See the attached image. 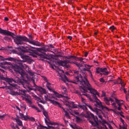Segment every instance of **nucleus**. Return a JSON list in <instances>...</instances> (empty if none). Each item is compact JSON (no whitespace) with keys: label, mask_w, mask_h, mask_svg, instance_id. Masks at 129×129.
Here are the masks:
<instances>
[{"label":"nucleus","mask_w":129,"mask_h":129,"mask_svg":"<svg viewBox=\"0 0 129 129\" xmlns=\"http://www.w3.org/2000/svg\"><path fill=\"white\" fill-rule=\"evenodd\" d=\"M24 108V110L25 109H26V107L25 106H24V107H23V108Z\"/></svg>","instance_id":"bf43d9fd"},{"label":"nucleus","mask_w":129,"mask_h":129,"mask_svg":"<svg viewBox=\"0 0 129 129\" xmlns=\"http://www.w3.org/2000/svg\"><path fill=\"white\" fill-rule=\"evenodd\" d=\"M50 124L52 125H55L57 124L56 123L54 122H50Z\"/></svg>","instance_id":"a18cd8bd"},{"label":"nucleus","mask_w":129,"mask_h":129,"mask_svg":"<svg viewBox=\"0 0 129 129\" xmlns=\"http://www.w3.org/2000/svg\"><path fill=\"white\" fill-rule=\"evenodd\" d=\"M75 75L77 76V77H75L74 78V81H71V82L75 84H78L81 91L82 92L85 93V94H81V95H84L89 99L90 101H94V104L97 107H98V104L95 101L94 94L91 92V89H94L92 88L88 81L87 80L86 76H85L83 78L82 77L80 74H78L79 72L78 71L74 70L73 72Z\"/></svg>","instance_id":"f03ea898"},{"label":"nucleus","mask_w":129,"mask_h":129,"mask_svg":"<svg viewBox=\"0 0 129 129\" xmlns=\"http://www.w3.org/2000/svg\"><path fill=\"white\" fill-rule=\"evenodd\" d=\"M100 81L101 82L104 83L105 81L104 79L103 78H101L100 79Z\"/></svg>","instance_id":"c03bdc74"},{"label":"nucleus","mask_w":129,"mask_h":129,"mask_svg":"<svg viewBox=\"0 0 129 129\" xmlns=\"http://www.w3.org/2000/svg\"><path fill=\"white\" fill-rule=\"evenodd\" d=\"M29 38L31 39H32V37L30 36V35L29 36Z\"/></svg>","instance_id":"4d7b16f0"},{"label":"nucleus","mask_w":129,"mask_h":129,"mask_svg":"<svg viewBox=\"0 0 129 129\" xmlns=\"http://www.w3.org/2000/svg\"><path fill=\"white\" fill-rule=\"evenodd\" d=\"M119 81H120V82H118V84H120L121 85V89L125 93H126V91L124 88V86L125 84L122 81L120 78H119Z\"/></svg>","instance_id":"a211bd4d"},{"label":"nucleus","mask_w":129,"mask_h":129,"mask_svg":"<svg viewBox=\"0 0 129 129\" xmlns=\"http://www.w3.org/2000/svg\"><path fill=\"white\" fill-rule=\"evenodd\" d=\"M0 33L3 34L5 35L10 36H12L14 35L13 33L6 30L2 29L1 28H0Z\"/></svg>","instance_id":"4468645a"},{"label":"nucleus","mask_w":129,"mask_h":129,"mask_svg":"<svg viewBox=\"0 0 129 129\" xmlns=\"http://www.w3.org/2000/svg\"><path fill=\"white\" fill-rule=\"evenodd\" d=\"M90 73V76L92 78V74L91 73V72L90 71V72H89Z\"/></svg>","instance_id":"13d9d810"},{"label":"nucleus","mask_w":129,"mask_h":129,"mask_svg":"<svg viewBox=\"0 0 129 129\" xmlns=\"http://www.w3.org/2000/svg\"><path fill=\"white\" fill-rule=\"evenodd\" d=\"M76 119L77 122H81L83 120V119L82 118H80L78 117H76Z\"/></svg>","instance_id":"c85d7f7f"},{"label":"nucleus","mask_w":129,"mask_h":129,"mask_svg":"<svg viewBox=\"0 0 129 129\" xmlns=\"http://www.w3.org/2000/svg\"><path fill=\"white\" fill-rule=\"evenodd\" d=\"M120 120L121 122L119 124V129H127V125L126 123L121 118H120Z\"/></svg>","instance_id":"f3484780"},{"label":"nucleus","mask_w":129,"mask_h":129,"mask_svg":"<svg viewBox=\"0 0 129 129\" xmlns=\"http://www.w3.org/2000/svg\"><path fill=\"white\" fill-rule=\"evenodd\" d=\"M35 99L36 100H37V101L41 102L42 103V101L40 99V98L36 96L35 97Z\"/></svg>","instance_id":"72a5a7b5"},{"label":"nucleus","mask_w":129,"mask_h":129,"mask_svg":"<svg viewBox=\"0 0 129 129\" xmlns=\"http://www.w3.org/2000/svg\"><path fill=\"white\" fill-rule=\"evenodd\" d=\"M64 121H65V122L66 123H67V122H68V121H66V120H64Z\"/></svg>","instance_id":"680f3d73"},{"label":"nucleus","mask_w":129,"mask_h":129,"mask_svg":"<svg viewBox=\"0 0 129 129\" xmlns=\"http://www.w3.org/2000/svg\"><path fill=\"white\" fill-rule=\"evenodd\" d=\"M61 88L62 93L64 94H66L67 92L66 88L64 86H62Z\"/></svg>","instance_id":"cd10ccee"},{"label":"nucleus","mask_w":129,"mask_h":129,"mask_svg":"<svg viewBox=\"0 0 129 129\" xmlns=\"http://www.w3.org/2000/svg\"><path fill=\"white\" fill-rule=\"evenodd\" d=\"M69 62L71 63V64L74 63L75 65H76L78 67L80 68L82 66V64H80V63H78L76 61H74V62Z\"/></svg>","instance_id":"393cba45"},{"label":"nucleus","mask_w":129,"mask_h":129,"mask_svg":"<svg viewBox=\"0 0 129 129\" xmlns=\"http://www.w3.org/2000/svg\"><path fill=\"white\" fill-rule=\"evenodd\" d=\"M81 115L83 117H84L87 118H89L91 117V118H92L93 121L89 119L88 120L89 122L92 125L95 126H96L98 127H99V129H107L106 125L105 124H103V120L102 122L101 123V126L99 127L98 124V118L96 117V119H95V117L93 114L87 112V111H85L84 113H83L81 114Z\"/></svg>","instance_id":"20e7f679"},{"label":"nucleus","mask_w":129,"mask_h":129,"mask_svg":"<svg viewBox=\"0 0 129 129\" xmlns=\"http://www.w3.org/2000/svg\"><path fill=\"white\" fill-rule=\"evenodd\" d=\"M5 87H0V88H4Z\"/></svg>","instance_id":"0e129e2a"},{"label":"nucleus","mask_w":129,"mask_h":129,"mask_svg":"<svg viewBox=\"0 0 129 129\" xmlns=\"http://www.w3.org/2000/svg\"><path fill=\"white\" fill-rule=\"evenodd\" d=\"M16 108L19 111V112H20V111H21V110H20V109L19 108V107H18V106H16Z\"/></svg>","instance_id":"8fccbe9b"},{"label":"nucleus","mask_w":129,"mask_h":129,"mask_svg":"<svg viewBox=\"0 0 129 129\" xmlns=\"http://www.w3.org/2000/svg\"><path fill=\"white\" fill-rule=\"evenodd\" d=\"M65 112V115L67 116V117H68L70 118V117H69V114L66 111H64Z\"/></svg>","instance_id":"a19ab883"},{"label":"nucleus","mask_w":129,"mask_h":129,"mask_svg":"<svg viewBox=\"0 0 129 129\" xmlns=\"http://www.w3.org/2000/svg\"><path fill=\"white\" fill-rule=\"evenodd\" d=\"M66 58L67 59H70L72 58H73L74 59H75L76 58V57L74 56H66Z\"/></svg>","instance_id":"c9c22d12"},{"label":"nucleus","mask_w":129,"mask_h":129,"mask_svg":"<svg viewBox=\"0 0 129 129\" xmlns=\"http://www.w3.org/2000/svg\"><path fill=\"white\" fill-rule=\"evenodd\" d=\"M70 40H71L72 38V37L71 36H69L67 37Z\"/></svg>","instance_id":"de8ad7c7"},{"label":"nucleus","mask_w":129,"mask_h":129,"mask_svg":"<svg viewBox=\"0 0 129 129\" xmlns=\"http://www.w3.org/2000/svg\"><path fill=\"white\" fill-rule=\"evenodd\" d=\"M37 103L38 104V106L41 109L43 110L44 109V108L43 106L39 104L38 102H37Z\"/></svg>","instance_id":"58836bf2"},{"label":"nucleus","mask_w":129,"mask_h":129,"mask_svg":"<svg viewBox=\"0 0 129 129\" xmlns=\"http://www.w3.org/2000/svg\"><path fill=\"white\" fill-rule=\"evenodd\" d=\"M4 20L6 21H8L9 20L8 18L7 17H5V18Z\"/></svg>","instance_id":"603ef678"},{"label":"nucleus","mask_w":129,"mask_h":129,"mask_svg":"<svg viewBox=\"0 0 129 129\" xmlns=\"http://www.w3.org/2000/svg\"><path fill=\"white\" fill-rule=\"evenodd\" d=\"M70 126L73 129H83L75 123L70 124Z\"/></svg>","instance_id":"6ab92c4d"},{"label":"nucleus","mask_w":129,"mask_h":129,"mask_svg":"<svg viewBox=\"0 0 129 129\" xmlns=\"http://www.w3.org/2000/svg\"><path fill=\"white\" fill-rule=\"evenodd\" d=\"M126 118L128 120H129V116H126Z\"/></svg>","instance_id":"6e6d98bb"},{"label":"nucleus","mask_w":129,"mask_h":129,"mask_svg":"<svg viewBox=\"0 0 129 129\" xmlns=\"http://www.w3.org/2000/svg\"><path fill=\"white\" fill-rule=\"evenodd\" d=\"M49 101L50 102V103H51L53 104V105L55 106L58 105L60 107V104L56 101L50 99V100H49Z\"/></svg>","instance_id":"4be33fe9"},{"label":"nucleus","mask_w":129,"mask_h":129,"mask_svg":"<svg viewBox=\"0 0 129 129\" xmlns=\"http://www.w3.org/2000/svg\"><path fill=\"white\" fill-rule=\"evenodd\" d=\"M16 121L18 124L20 126H22V121L19 119H16Z\"/></svg>","instance_id":"c756f323"},{"label":"nucleus","mask_w":129,"mask_h":129,"mask_svg":"<svg viewBox=\"0 0 129 129\" xmlns=\"http://www.w3.org/2000/svg\"><path fill=\"white\" fill-rule=\"evenodd\" d=\"M3 64L4 65H7L5 67H6V69L7 68L8 69H10L11 67L12 68H13L14 71L16 72L17 73H19L21 75V76L24 78L23 79L24 80L25 79V80H26L25 79L26 78L27 79V80H29V77L28 75L23 70L22 68L25 69L26 71L31 76L34 75V73L30 70L26 64H24V65H23L21 62L19 63V64L21 66V68L18 66L16 65H15L14 67L13 68L12 64L8 62H4Z\"/></svg>","instance_id":"7ed1b4c3"},{"label":"nucleus","mask_w":129,"mask_h":129,"mask_svg":"<svg viewBox=\"0 0 129 129\" xmlns=\"http://www.w3.org/2000/svg\"><path fill=\"white\" fill-rule=\"evenodd\" d=\"M2 58H1V60H7L9 61H15V59L14 58L11 57H9L6 58H4L3 57L0 56Z\"/></svg>","instance_id":"aec40b11"},{"label":"nucleus","mask_w":129,"mask_h":129,"mask_svg":"<svg viewBox=\"0 0 129 129\" xmlns=\"http://www.w3.org/2000/svg\"><path fill=\"white\" fill-rule=\"evenodd\" d=\"M91 90H92L91 91V92L94 94V96L95 98V101L98 104L97 106L98 107H99V108L102 109V110H106L108 111H114V110L113 109H109L107 107L103 106L102 104L101 103L97 98L96 96V95H97L99 97H100L99 93L96 90H95L94 89H92Z\"/></svg>","instance_id":"0eeeda50"},{"label":"nucleus","mask_w":129,"mask_h":129,"mask_svg":"<svg viewBox=\"0 0 129 129\" xmlns=\"http://www.w3.org/2000/svg\"><path fill=\"white\" fill-rule=\"evenodd\" d=\"M19 114L20 117L22 119H24L25 120H26L28 119V117H27L24 116L23 114L20 113V112H19Z\"/></svg>","instance_id":"5701e85b"},{"label":"nucleus","mask_w":129,"mask_h":129,"mask_svg":"<svg viewBox=\"0 0 129 129\" xmlns=\"http://www.w3.org/2000/svg\"><path fill=\"white\" fill-rule=\"evenodd\" d=\"M37 128V129H44V127L42 125H40L38 126Z\"/></svg>","instance_id":"e433bc0d"},{"label":"nucleus","mask_w":129,"mask_h":129,"mask_svg":"<svg viewBox=\"0 0 129 129\" xmlns=\"http://www.w3.org/2000/svg\"><path fill=\"white\" fill-rule=\"evenodd\" d=\"M64 103V105L68 107L69 109H68V110L71 115H74V114L77 115L79 114V113L77 111L74 110H71V108H74L77 107L76 105L74 104L73 102H69L66 101Z\"/></svg>","instance_id":"6e6552de"},{"label":"nucleus","mask_w":129,"mask_h":129,"mask_svg":"<svg viewBox=\"0 0 129 129\" xmlns=\"http://www.w3.org/2000/svg\"><path fill=\"white\" fill-rule=\"evenodd\" d=\"M50 47L48 46H46L44 47H42L41 48H38V50L39 51H41L43 50L44 51H49L53 52L52 51L53 50H54V47L53 46L52 44L49 45Z\"/></svg>","instance_id":"9b49d317"},{"label":"nucleus","mask_w":129,"mask_h":129,"mask_svg":"<svg viewBox=\"0 0 129 129\" xmlns=\"http://www.w3.org/2000/svg\"><path fill=\"white\" fill-rule=\"evenodd\" d=\"M56 71L58 73V75L61 77L60 79L64 82L66 83L67 82H68V80L66 76L64 75H63L64 72L63 70L58 69H57Z\"/></svg>","instance_id":"9d476101"},{"label":"nucleus","mask_w":129,"mask_h":129,"mask_svg":"<svg viewBox=\"0 0 129 129\" xmlns=\"http://www.w3.org/2000/svg\"><path fill=\"white\" fill-rule=\"evenodd\" d=\"M64 98L66 100H68L70 99L67 96H66L64 97Z\"/></svg>","instance_id":"5fc2aeb1"},{"label":"nucleus","mask_w":129,"mask_h":129,"mask_svg":"<svg viewBox=\"0 0 129 129\" xmlns=\"http://www.w3.org/2000/svg\"><path fill=\"white\" fill-rule=\"evenodd\" d=\"M33 82L34 85L36 86V90L38 91H39L41 94H44V93H46V91L44 88H43L41 87L37 86L35 84L34 80H33Z\"/></svg>","instance_id":"2eb2a0df"},{"label":"nucleus","mask_w":129,"mask_h":129,"mask_svg":"<svg viewBox=\"0 0 129 129\" xmlns=\"http://www.w3.org/2000/svg\"><path fill=\"white\" fill-rule=\"evenodd\" d=\"M43 114L45 115V116L47 118L48 117V115L47 113L46 112H43Z\"/></svg>","instance_id":"ea45409f"},{"label":"nucleus","mask_w":129,"mask_h":129,"mask_svg":"<svg viewBox=\"0 0 129 129\" xmlns=\"http://www.w3.org/2000/svg\"><path fill=\"white\" fill-rule=\"evenodd\" d=\"M16 128H17V129H19L18 127L17 126L16 127Z\"/></svg>","instance_id":"774afa93"},{"label":"nucleus","mask_w":129,"mask_h":129,"mask_svg":"<svg viewBox=\"0 0 129 129\" xmlns=\"http://www.w3.org/2000/svg\"><path fill=\"white\" fill-rule=\"evenodd\" d=\"M6 73L4 70L0 69V78L1 80L5 81L8 83L11 86V87H9V89L10 91V93L12 95H22V96L25 100L29 105H31L32 104L31 99V97L28 95H26V91L22 90L19 89L20 86L24 87V88H26L24 86L23 84L21 85L18 84H11V83L12 82L17 83L20 81V79L19 78L16 77L15 79L14 80L13 79L10 78H8L7 77V75Z\"/></svg>","instance_id":"f257e3e1"},{"label":"nucleus","mask_w":129,"mask_h":129,"mask_svg":"<svg viewBox=\"0 0 129 129\" xmlns=\"http://www.w3.org/2000/svg\"><path fill=\"white\" fill-rule=\"evenodd\" d=\"M22 58L23 59V60H22L23 62H25L27 61L29 58L28 56L25 55L22 56Z\"/></svg>","instance_id":"bb28decb"},{"label":"nucleus","mask_w":129,"mask_h":129,"mask_svg":"<svg viewBox=\"0 0 129 129\" xmlns=\"http://www.w3.org/2000/svg\"><path fill=\"white\" fill-rule=\"evenodd\" d=\"M85 67L87 69V70L90 72V69L91 66L87 64H86L85 66Z\"/></svg>","instance_id":"473e14b6"},{"label":"nucleus","mask_w":129,"mask_h":129,"mask_svg":"<svg viewBox=\"0 0 129 129\" xmlns=\"http://www.w3.org/2000/svg\"><path fill=\"white\" fill-rule=\"evenodd\" d=\"M88 54V52H85V54H84V56L85 57H86L87 56Z\"/></svg>","instance_id":"09e8293b"},{"label":"nucleus","mask_w":129,"mask_h":129,"mask_svg":"<svg viewBox=\"0 0 129 129\" xmlns=\"http://www.w3.org/2000/svg\"><path fill=\"white\" fill-rule=\"evenodd\" d=\"M81 100L83 105H78V107L84 110H86L87 107H88L90 110L95 112L98 115L99 117L101 119H102L103 116H105V114L101 110L98 109L96 108L93 109L92 108L91 106L87 105L85 102V100L82 96L81 97Z\"/></svg>","instance_id":"423d86ee"},{"label":"nucleus","mask_w":129,"mask_h":129,"mask_svg":"<svg viewBox=\"0 0 129 129\" xmlns=\"http://www.w3.org/2000/svg\"><path fill=\"white\" fill-rule=\"evenodd\" d=\"M74 1L75 0H69V1L70 3H72L74 2Z\"/></svg>","instance_id":"49530a36"},{"label":"nucleus","mask_w":129,"mask_h":129,"mask_svg":"<svg viewBox=\"0 0 129 129\" xmlns=\"http://www.w3.org/2000/svg\"><path fill=\"white\" fill-rule=\"evenodd\" d=\"M101 96L103 97L105 96V93L104 91H102Z\"/></svg>","instance_id":"79ce46f5"},{"label":"nucleus","mask_w":129,"mask_h":129,"mask_svg":"<svg viewBox=\"0 0 129 129\" xmlns=\"http://www.w3.org/2000/svg\"><path fill=\"white\" fill-rule=\"evenodd\" d=\"M28 42L34 45L39 46H43L44 45V44L43 43H40L38 41H35L34 40L30 41L29 39L28 40Z\"/></svg>","instance_id":"dca6fc26"},{"label":"nucleus","mask_w":129,"mask_h":129,"mask_svg":"<svg viewBox=\"0 0 129 129\" xmlns=\"http://www.w3.org/2000/svg\"><path fill=\"white\" fill-rule=\"evenodd\" d=\"M103 124L106 125V126H107L110 129H112V127L110 124L108 123L105 120H103Z\"/></svg>","instance_id":"a878e982"},{"label":"nucleus","mask_w":129,"mask_h":129,"mask_svg":"<svg viewBox=\"0 0 129 129\" xmlns=\"http://www.w3.org/2000/svg\"><path fill=\"white\" fill-rule=\"evenodd\" d=\"M6 114H4L2 115H0V119L3 120L4 118L6 116Z\"/></svg>","instance_id":"4c0bfd02"},{"label":"nucleus","mask_w":129,"mask_h":129,"mask_svg":"<svg viewBox=\"0 0 129 129\" xmlns=\"http://www.w3.org/2000/svg\"><path fill=\"white\" fill-rule=\"evenodd\" d=\"M43 78L44 80H45V81L46 82V81H47V79L45 77H43Z\"/></svg>","instance_id":"864d4df0"},{"label":"nucleus","mask_w":129,"mask_h":129,"mask_svg":"<svg viewBox=\"0 0 129 129\" xmlns=\"http://www.w3.org/2000/svg\"><path fill=\"white\" fill-rule=\"evenodd\" d=\"M26 128L25 127H24L23 126V127L22 128V129H26Z\"/></svg>","instance_id":"e2e57ef3"},{"label":"nucleus","mask_w":129,"mask_h":129,"mask_svg":"<svg viewBox=\"0 0 129 129\" xmlns=\"http://www.w3.org/2000/svg\"><path fill=\"white\" fill-rule=\"evenodd\" d=\"M118 82H120V81H119V79L118 80V81H117V83H118Z\"/></svg>","instance_id":"69168bd1"},{"label":"nucleus","mask_w":129,"mask_h":129,"mask_svg":"<svg viewBox=\"0 0 129 129\" xmlns=\"http://www.w3.org/2000/svg\"><path fill=\"white\" fill-rule=\"evenodd\" d=\"M44 94H45L44 97L45 100L46 101H49V100H50L49 99V94L46 92L45 93H44Z\"/></svg>","instance_id":"b1692460"},{"label":"nucleus","mask_w":129,"mask_h":129,"mask_svg":"<svg viewBox=\"0 0 129 129\" xmlns=\"http://www.w3.org/2000/svg\"><path fill=\"white\" fill-rule=\"evenodd\" d=\"M77 60L82 61L83 60V58L82 57H78L77 58Z\"/></svg>","instance_id":"37998d69"},{"label":"nucleus","mask_w":129,"mask_h":129,"mask_svg":"<svg viewBox=\"0 0 129 129\" xmlns=\"http://www.w3.org/2000/svg\"><path fill=\"white\" fill-rule=\"evenodd\" d=\"M55 63H58V64L61 66H66L67 68H69L70 67V66L67 65V62L66 60L58 61L55 60Z\"/></svg>","instance_id":"ddd939ff"},{"label":"nucleus","mask_w":129,"mask_h":129,"mask_svg":"<svg viewBox=\"0 0 129 129\" xmlns=\"http://www.w3.org/2000/svg\"><path fill=\"white\" fill-rule=\"evenodd\" d=\"M32 105V104L31 105H29V106L33 108H35V109H36L37 111L38 112H40V111L38 109V108L37 107H35L34 105Z\"/></svg>","instance_id":"2f4dec72"},{"label":"nucleus","mask_w":129,"mask_h":129,"mask_svg":"<svg viewBox=\"0 0 129 129\" xmlns=\"http://www.w3.org/2000/svg\"><path fill=\"white\" fill-rule=\"evenodd\" d=\"M104 101L107 105H109L110 102L111 104L112 107L115 109L120 111L122 109L121 105L123 104L124 102L123 100L115 99L114 101L113 99L105 97L104 98Z\"/></svg>","instance_id":"39448f33"},{"label":"nucleus","mask_w":129,"mask_h":129,"mask_svg":"<svg viewBox=\"0 0 129 129\" xmlns=\"http://www.w3.org/2000/svg\"><path fill=\"white\" fill-rule=\"evenodd\" d=\"M14 42L17 45H21L24 44V41L28 42V39L24 36L19 35L15 37H13Z\"/></svg>","instance_id":"1a4fd4ad"},{"label":"nucleus","mask_w":129,"mask_h":129,"mask_svg":"<svg viewBox=\"0 0 129 129\" xmlns=\"http://www.w3.org/2000/svg\"><path fill=\"white\" fill-rule=\"evenodd\" d=\"M109 29L112 32H113L114 30L116 28L113 25L112 26L110 27Z\"/></svg>","instance_id":"f704fd0d"},{"label":"nucleus","mask_w":129,"mask_h":129,"mask_svg":"<svg viewBox=\"0 0 129 129\" xmlns=\"http://www.w3.org/2000/svg\"><path fill=\"white\" fill-rule=\"evenodd\" d=\"M52 67L53 69H54V67L53 66H52Z\"/></svg>","instance_id":"338daca9"},{"label":"nucleus","mask_w":129,"mask_h":129,"mask_svg":"<svg viewBox=\"0 0 129 129\" xmlns=\"http://www.w3.org/2000/svg\"><path fill=\"white\" fill-rule=\"evenodd\" d=\"M31 120L32 121H35V119L32 117H31L30 118Z\"/></svg>","instance_id":"3c124183"},{"label":"nucleus","mask_w":129,"mask_h":129,"mask_svg":"<svg viewBox=\"0 0 129 129\" xmlns=\"http://www.w3.org/2000/svg\"><path fill=\"white\" fill-rule=\"evenodd\" d=\"M101 72L103 73L102 74L105 75H107L109 73V72L106 68H102V71ZM101 74H102L101 73Z\"/></svg>","instance_id":"412c9836"},{"label":"nucleus","mask_w":129,"mask_h":129,"mask_svg":"<svg viewBox=\"0 0 129 129\" xmlns=\"http://www.w3.org/2000/svg\"><path fill=\"white\" fill-rule=\"evenodd\" d=\"M98 33L97 32H95L94 33V34L95 35H96Z\"/></svg>","instance_id":"052dcab7"},{"label":"nucleus","mask_w":129,"mask_h":129,"mask_svg":"<svg viewBox=\"0 0 129 129\" xmlns=\"http://www.w3.org/2000/svg\"><path fill=\"white\" fill-rule=\"evenodd\" d=\"M102 71V68H98L96 69L95 72L99 74L100 73V72H101Z\"/></svg>","instance_id":"7c9ffc66"},{"label":"nucleus","mask_w":129,"mask_h":129,"mask_svg":"<svg viewBox=\"0 0 129 129\" xmlns=\"http://www.w3.org/2000/svg\"><path fill=\"white\" fill-rule=\"evenodd\" d=\"M46 86L48 89L50 91H53L57 97L58 98L61 97V95L59 94L58 93L54 91L52 87V85L48 81H46Z\"/></svg>","instance_id":"f8f14e48"}]
</instances>
